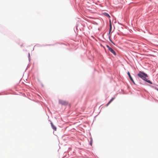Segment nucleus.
<instances>
[{
	"mask_svg": "<svg viewBox=\"0 0 158 158\" xmlns=\"http://www.w3.org/2000/svg\"><path fill=\"white\" fill-rule=\"evenodd\" d=\"M137 76L141 78L143 80L146 81L147 82L150 84H152V82L151 81L148 80L147 78V77H148V75L143 72L140 71L137 74Z\"/></svg>",
	"mask_w": 158,
	"mask_h": 158,
	"instance_id": "nucleus-1",
	"label": "nucleus"
},
{
	"mask_svg": "<svg viewBox=\"0 0 158 158\" xmlns=\"http://www.w3.org/2000/svg\"><path fill=\"white\" fill-rule=\"evenodd\" d=\"M59 102L60 104L64 105H66L68 104V102H67L62 100H60Z\"/></svg>",
	"mask_w": 158,
	"mask_h": 158,
	"instance_id": "nucleus-2",
	"label": "nucleus"
},
{
	"mask_svg": "<svg viewBox=\"0 0 158 158\" xmlns=\"http://www.w3.org/2000/svg\"><path fill=\"white\" fill-rule=\"evenodd\" d=\"M109 51L112 53L114 56H116V53L110 47H109Z\"/></svg>",
	"mask_w": 158,
	"mask_h": 158,
	"instance_id": "nucleus-3",
	"label": "nucleus"
},
{
	"mask_svg": "<svg viewBox=\"0 0 158 158\" xmlns=\"http://www.w3.org/2000/svg\"><path fill=\"white\" fill-rule=\"evenodd\" d=\"M127 74L128 75V76H129V77L130 79L131 80V81H132L133 83L134 84H135V82L133 79V78H132V77H131V75H130V73H129V72H128L127 73Z\"/></svg>",
	"mask_w": 158,
	"mask_h": 158,
	"instance_id": "nucleus-4",
	"label": "nucleus"
},
{
	"mask_svg": "<svg viewBox=\"0 0 158 158\" xmlns=\"http://www.w3.org/2000/svg\"><path fill=\"white\" fill-rule=\"evenodd\" d=\"M109 33L112 31V25L111 23L110 20H109Z\"/></svg>",
	"mask_w": 158,
	"mask_h": 158,
	"instance_id": "nucleus-5",
	"label": "nucleus"
},
{
	"mask_svg": "<svg viewBox=\"0 0 158 158\" xmlns=\"http://www.w3.org/2000/svg\"><path fill=\"white\" fill-rule=\"evenodd\" d=\"M51 125L52 127V128L55 130L56 131V127L53 124V123L52 122L51 123Z\"/></svg>",
	"mask_w": 158,
	"mask_h": 158,
	"instance_id": "nucleus-6",
	"label": "nucleus"
},
{
	"mask_svg": "<svg viewBox=\"0 0 158 158\" xmlns=\"http://www.w3.org/2000/svg\"><path fill=\"white\" fill-rule=\"evenodd\" d=\"M115 98L114 97H113L109 101V104Z\"/></svg>",
	"mask_w": 158,
	"mask_h": 158,
	"instance_id": "nucleus-7",
	"label": "nucleus"
},
{
	"mask_svg": "<svg viewBox=\"0 0 158 158\" xmlns=\"http://www.w3.org/2000/svg\"><path fill=\"white\" fill-rule=\"evenodd\" d=\"M104 14L107 17H109V15L108 14L106 13H104Z\"/></svg>",
	"mask_w": 158,
	"mask_h": 158,
	"instance_id": "nucleus-8",
	"label": "nucleus"
},
{
	"mask_svg": "<svg viewBox=\"0 0 158 158\" xmlns=\"http://www.w3.org/2000/svg\"><path fill=\"white\" fill-rule=\"evenodd\" d=\"M154 89L158 91V88H157L156 87H155Z\"/></svg>",
	"mask_w": 158,
	"mask_h": 158,
	"instance_id": "nucleus-9",
	"label": "nucleus"
},
{
	"mask_svg": "<svg viewBox=\"0 0 158 158\" xmlns=\"http://www.w3.org/2000/svg\"><path fill=\"white\" fill-rule=\"evenodd\" d=\"M109 40H110L111 41H112L111 40H110V36H109Z\"/></svg>",
	"mask_w": 158,
	"mask_h": 158,
	"instance_id": "nucleus-10",
	"label": "nucleus"
},
{
	"mask_svg": "<svg viewBox=\"0 0 158 158\" xmlns=\"http://www.w3.org/2000/svg\"><path fill=\"white\" fill-rule=\"evenodd\" d=\"M109 105V102H108V103H107V105Z\"/></svg>",
	"mask_w": 158,
	"mask_h": 158,
	"instance_id": "nucleus-11",
	"label": "nucleus"
},
{
	"mask_svg": "<svg viewBox=\"0 0 158 158\" xmlns=\"http://www.w3.org/2000/svg\"><path fill=\"white\" fill-rule=\"evenodd\" d=\"M107 47L108 48H109V46H108V45H107Z\"/></svg>",
	"mask_w": 158,
	"mask_h": 158,
	"instance_id": "nucleus-12",
	"label": "nucleus"
}]
</instances>
